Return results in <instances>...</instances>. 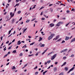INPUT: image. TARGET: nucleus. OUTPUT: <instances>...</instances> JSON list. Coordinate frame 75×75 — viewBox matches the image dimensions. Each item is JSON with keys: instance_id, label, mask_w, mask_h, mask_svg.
Segmentation results:
<instances>
[{"instance_id": "1", "label": "nucleus", "mask_w": 75, "mask_h": 75, "mask_svg": "<svg viewBox=\"0 0 75 75\" xmlns=\"http://www.w3.org/2000/svg\"><path fill=\"white\" fill-rule=\"evenodd\" d=\"M54 35H55L54 34H52L49 37H48V39L49 40H51V39H52V38H53L54 36Z\"/></svg>"}, {"instance_id": "2", "label": "nucleus", "mask_w": 75, "mask_h": 75, "mask_svg": "<svg viewBox=\"0 0 75 75\" xmlns=\"http://www.w3.org/2000/svg\"><path fill=\"white\" fill-rule=\"evenodd\" d=\"M57 56V54H55L52 57V58H51V60H53V59H55V58Z\"/></svg>"}, {"instance_id": "3", "label": "nucleus", "mask_w": 75, "mask_h": 75, "mask_svg": "<svg viewBox=\"0 0 75 75\" xmlns=\"http://www.w3.org/2000/svg\"><path fill=\"white\" fill-rule=\"evenodd\" d=\"M59 38V35H58L55 38H54L53 39V40H57V39Z\"/></svg>"}, {"instance_id": "4", "label": "nucleus", "mask_w": 75, "mask_h": 75, "mask_svg": "<svg viewBox=\"0 0 75 75\" xmlns=\"http://www.w3.org/2000/svg\"><path fill=\"white\" fill-rule=\"evenodd\" d=\"M10 15L11 16V17H13L14 16V13H13L12 12H11L10 13Z\"/></svg>"}, {"instance_id": "5", "label": "nucleus", "mask_w": 75, "mask_h": 75, "mask_svg": "<svg viewBox=\"0 0 75 75\" xmlns=\"http://www.w3.org/2000/svg\"><path fill=\"white\" fill-rule=\"evenodd\" d=\"M74 67H73L69 71L67 72V74H68V73H69V72H71V71H72V70H73V69H74Z\"/></svg>"}, {"instance_id": "6", "label": "nucleus", "mask_w": 75, "mask_h": 75, "mask_svg": "<svg viewBox=\"0 0 75 75\" xmlns=\"http://www.w3.org/2000/svg\"><path fill=\"white\" fill-rule=\"evenodd\" d=\"M40 45H40L41 47H44L45 46V44H43L41 43H40Z\"/></svg>"}, {"instance_id": "7", "label": "nucleus", "mask_w": 75, "mask_h": 75, "mask_svg": "<svg viewBox=\"0 0 75 75\" xmlns=\"http://www.w3.org/2000/svg\"><path fill=\"white\" fill-rule=\"evenodd\" d=\"M69 38H69V37L66 36V38H65V40L66 41H67V40H69Z\"/></svg>"}, {"instance_id": "8", "label": "nucleus", "mask_w": 75, "mask_h": 75, "mask_svg": "<svg viewBox=\"0 0 75 75\" xmlns=\"http://www.w3.org/2000/svg\"><path fill=\"white\" fill-rule=\"evenodd\" d=\"M15 22V19H13L11 21V24H13Z\"/></svg>"}, {"instance_id": "9", "label": "nucleus", "mask_w": 75, "mask_h": 75, "mask_svg": "<svg viewBox=\"0 0 75 75\" xmlns=\"http://www.w3.org/2000/svg\"><path fill=\"white\" fill-rule=\"evenodd\" d=\"M21 43V41L19 40L17 42V45H20Z\"/></svg>"}, {"instance_id": "10", "label": "nucleus", "mask_w": 75, "mask_h": 75, "mask_svg": "<svg viewBox=\"0 0 75 75\" xmlns=\"http://www.w3.org/2000/svg\"><path fill=\"white\" fill-rule=\"evenodd\" d=\"M50 26L51 27H52L54 26V24L52 23L50 24Z\"/></svg>"}, {"instance_id": "11", "label": "nucleus", "mask_w": 75, "mask_h": 75, "mask_svg": "<svg viewBox=\"0 0 75 75\" xmlns=\"http://www.w3.org/2000/svg\"><path fill=\"white\" fill-rule=\"evenodd\" d=\"M74 41H75V38L71 40V42H74Z\"/></svg>"}, {"instance_id": "12", "label": "nucleus", "mask_w": 75, "mask_h": 75, "mask_svg": "<svg viewBox=\"0 0 75 75\" xmlns=\"http://www.w3.org/2000/svg\"><path fill=\"white\" fill-rule=\"evenodd\" d=\"M27 30V28H26L25 29H24L23 30V33H25V31H26Z\"/></svg>"}, {"instance_id": "13", "label": "nucleus", "mask_w": 75, "mask_h": 75, "mask_svg": "<svg viewBox=\"0 0 75 75\" xmlns=\"http://www.w3.org/2000/svg\"><path fill=\"white\" fill-rule=\"evenodd\" d=\"M66 64H67V62H64L63 63V65L61 66V67H63V66H64V65H66Z\"/></svg>"}, {"instance_id": "14", "label": "nucleus", "mask_w": 75, "mask_h": 75, "mask_svg": "<svg viewBox=\"0 0 75 75\" xmlns=\"http://www.w3.org/2000/svg\"><path fill=\"white\" fill-rule=\"evenodd\" d=\"M42 40V38H41V37H40L39 38V42H40Z\"/></svg>"}, {"instance_id": "15", "label": "nucleus", "mask_w": 75, "mask_h": 75, "mask_svg": "<svg viewBox=\"0 0 75 75\" xmlns=\"http://www.w3.org/2000/svg\"><path fill=\"white\" fill-rule=\"evenodd\" d=\"M60 25V24H59V22L56 24V27H58Z\"/></svg>"}, {"instance_id": "16", "label": "nucleus", "mask_w": 75, "mask_h": 75, "mask_svg": "<svg viewBox=\"0 0 75 75\" xmlns=\"http://www.w3.org/2000/svg\"><path fill=\"white\" fill-rule=\"evenodd\" d=\"M59 24H64V23L62 22H59Z\"/></svg>"}, {"instance_id": "17", "label": "nucleus", "mask_w": 75, "mask_h": 75, "mask_svg": "<svg viewBox=\"0 0 75 75\" xmlns=\"http://www.w3.org/2000/svg\"><path fill=\"white\" fill-rule=\"evenodd\" d=\"M48 71H44V72L43 73V75H45V74L46 73V72H47Z\"/></svg>"}, {"instance_id": "18", "label": "nucleus", "mask_w": 75, "mask_h": 75, "mask_svg": "<svg viewBox=\"0 0 75 75\" xmlns=\"http://www.w3.org/2000/svg\"><path fill=\"white\" fill-rule=\"evenodd\" d=\"M57 68L56 67H54V71H57Z\"/></svg>"}, {"instance_id": "19", "label": "nucleus", "mask_w": 75, "mask_h": 75, "mask_svg": "<svg viewBox=\"0 0 75 75\" xmlns=\"http://www.w3.org/2000/svg\"><path fill=\"white\" fill-rule=\"evenodd\" d=\"M48 64H50V62H51V60H50L49 61H48L47 62Z\"/></svg>"}, {"instance_id": "20", "label": "nucleus", "mask_w": 75, "mask_h": 75, "mask_svg": "<svg viewBox=\"0 0 75 75\" xmlns=\"http://www.w3.org/2000/svg\"><path fill=\"white\" fill-rule=\"evenodd\" d=\"M62 39L61 38H60L59 40L57 41V42H58L60 41H61Z\"/></svg>"}, {"instance_id": "21", "label": "nucleus", "mask_w": 75, "mask_h": 75, "mask_svg": "<svg viewBox=\"0 0 75 75\" xmlns=\"http://www.w3.org/2000/svg\"><path fill=\"white\" fill-rule=\"evenodd\" d=\"M16 69V67L15 66H13L12 68V69Z\"/></svg>"}, {"instance_id": "22", "label": "nucleus", "mask_w": 75, "mask_h": 75, "mask_svg": "<svg viewBox=\"0 0 75 75\" xmlns=\"http://www.w3.org/2000/svg\"><path fill=\"white\" fill-rule=\"evenodd\" d=\"M23 53H21L20 54H19V55L20 56H23Z\"/></svg>"}, {"instance_id": "23", "label": "nucleus", "mask_w": 75, "mask_h": 75, "mask_svg": "<svg viewBox=\"0 0 75 75\" xmlns=\"http://www.w3.org/2000/svg\"><path fill=\"white\" fill-rule=\"evenodd\" d=\"M30 21V20H28L26 21V23H29Z\"/></svg>"}, {"instance_id": "24", "label": "nucleus", "mask_w": 75, "mask_h": 75, "mask_svg": "<svg viewBox=\"0 0 75 75\" xmlns=\"http://www.w3.org/2000/svg\"><path fill=\"white\" fill-rule=\"evenodd\" d=\"M65 69L66 70V71H68V69L67 68V67H66L65 68Z\"/></svg>"}, {"instance_id": "25", "label": "nucleus", "mask_w": 75, "mask_h": 75, "mask_svg": "<svg viewBox=\"0 0 75 75\" xmlns=\"http://www.w3.org/2000/svg\"><path fill=\"white\" fill-rule=\"evenodd\" d=\"M64 52H66V51H67V50H68V49H66L63 50Z\"/></svg>"}, {"instance_id": "26", "label": "nucleus", "mask_w": 75, "mask_h": 75, "mask_svg": "<svg viewBox=\"0 0 75 75\" xmlns=\"http://www.w3.org/2000/svg\"><path fill=\"white\" fill-rule=\"evenodd\" d=\"M35 43V42H33L32 43H30V45H33V44H34Z\"/></svg>"}, {"instance_id": "27", "label": "nucleus", "mask_w": 75, "mask_h": 75, "mask_svg": "<svg viewBox=\"0 0 75 75\" xmlns=\"http://www.w3.org/2000/svg\"><path fill=\"white\" fill-rule=\"evenodd\" d=\"M44 8V6H42L40 9V10H42V8Z\"/></svg>"}, {"instance_id": "28", "label": "nucleus", "mask_w": 75, "mask_h": 75, "mask_svg": "<svg viewBox=\"0 0 75 75\" xmlns=\"http://www.w3.org/2000/svg\"><path fill=\"white\" fill-rule=\"evenodd\" d=\"M63 59H66L67 58V57H63Z\"/></svg>"}, {"instance_id": "29", "label": "nucleus", "mask_w": 75, "mask_h": 75, "mask_svg": "<svg viewBox=\"0 0 75 75\" xmlns=\"http://www.w3.org/2000/svg\"><path fill=\"white\" fill-rule=\"evenodd\" d=\"M12 46H13L12 45H11V46L10 47H9V48H8V50H10V49H11Z\"/></svg>"}, {"instance_id": "30", "label": "nucleus", "mask_w": 75, "mask_h": 75, "mask_svg": "<svg viewBox=\"0 0 75 75\" xmlns=\"http://www.w3.org/2000/svg\"><path fill=\"white\" fill-rule=\"evenodd\" d=\"M52 53H53V52H51V53L48 54H47V56H48V55H50V54H52Z\"/></svg>"}, {"instance_id": "31", "label": "nucleus", "mask_w": 75, "mask_h": 75, "mask_svg": "<svg viewBox=\"0 0 75 75\" xmlns=\"http://www.w3.org/2000/svg\"><path fill=\"white\" fill-rule=\"evenodd\" d=\"M13 53H16V50H14L13 52Z\"/></svg>"}, {"instance_id": "32", "label": "nucleus", "mask_w": 75, "mask_h": 75, "mask_svg": "<svg viewBox=\"0 0 75 75\" xmlns=\"http://www.w3.org/2000/svg\"><path fill=\"white\" fill-rule=\"evenodd\" d=\"M21 11H19L18 12V14H20V13H21Z\"/></svg>"}, {"instance_id": "33", "label": "nucleus", "mask_w": 75, "mask_h": 75, "mask_svg": "<svg viewBox=\"0 0 75 75\" xmlns=\"http://www.w3.org/2000/svg\"><path fill=\"white\" fill-rule=\"evenodd\" d=\"M11 30H10L9 31V32H8L9 35L10 34V33H11Z\"/></svg>"}, {"instance_id": "34", "label": "nucleus", "mask_w": 75, "mask_h": 75, "mask_svg": "<svg viewBox=\"0 0 75 75\" xmlns=\"http://www.w3.org/2000/svg\"><path fill=\"white\" fill-rule=\"evenodd\" d=\"M8 55V54H6V55H5L4 57V58L5 57H7Z\"/></svg>"}, {"instance_id": "35", "label": "nucleus", "mask_w": 75, "mask_h": 75, "mask_svg": "<svg viewBox=\"0 0 75 75\" xmlns=\"http://www.w3.org/2000/svg\"><path fill=\"white\" fill-rule=\"evenodd\" d=\"M74 57V54H72L71 55V57Z\"/></svg>"}, {"instance_id": "36", "label": "nucleus", "mask_w": 75, "mask_h": 75, "mask_svg": "<svg viewBox=\"0 0 75 75\" xmlns=\"http://www.w3.org/2000/svg\"><path fill=\"white\" fill-rule=\"evenodd\" d=\"M64 50H62V51H61V52H60V53H62V52H64Z\"/></svg>"}, {"instance_id": "37", "label": "nucleus", "mask_w": 75, "mask_h": 75, "mask_svg": "<svg viewBox=\"0 0 75 75\" xmlns=\"http://www.w3.org/2000/svg\"><path fill=\"white\" fill-rule=\"evenodd\" d=\"M37 68H38V67H37V66H36L34 68V69H37Z\"/></svg>"}, {"instance_id": "38", "label": "nucleus", "mask_w": 75, "mask_h": 75, "mask_svg": "<svg viewBox=\"0 0 75 75\" xmlns=\"http://www.w3.org/2000/svg\"><path fill=\"white\" fill-rule=\"evenodd\" d=\"M38 74V72H36L35 73V75H37V74Z\"/></svg>"}, {"instance_id": "39", "label": "nucleus", "mask_w": 75, "mask_h": 75, "mask_svg": "<svg viewBox=\"0 0 75 75\" xmlns=\"http://www.w3.org/2000/svg\"><path fill=\"white\" fill-rule=\"evenodd\" d=\"M69 23H68L67 24H66V27L68 26V25H69Z\"/></svg>"}, {"instance_id": "40", "label": "nucleus", "mask_w": 75, "mask_h": 75, "mask_svg": "<svg viewBox=\"0 0 75 75\" xmlns=\"http://www.w3.org/2000/svg\"><path fill=\"white\" fill-rule=\"evenodd\" d=\"M28 64H27L26 65H25L24 66V67L25 68V67L26 66H27Z\"/></svg>"}, {"instance_id": "41", "label": "nucleus", "mask_w": 75, "mask_h": 75, "mask_svg": "<svg viewBox=\"0 0 75 75\" xmlns=\"http://www.w3.org/2000/svg\"><path fill=\"white\" fill-rule=\"evenodd\" d=\"M35 20V18L33 19L31 21H34Z\"/></svg>"}, {"instance_id": "42", "label": "nucleus", "mask_w": 75, "mask_h": 75, "mask_svg": "<svg viewBox=\"0 0 75 75\" xmlns=\"http://www.w3.org/2000/svg\"><path fill=\"white\" fill-rule=\"evenodd\" d=\"M59 75H63V73H61L59 74Z\"/></svg>"}, {"instance_id": "43", "label": "nucleus", "mask_w": 75, "mask_h": 75, "mask_svg": "<svg viewBox=\"0 0 75 75\" xmlns=\"http://www.w3.org/2000/svg\"><path fill=\"white\" fill-rule=\"evenodd\" d=\"M38 55V52L35 54V55H36V56H37Z\"/></svg>"}, {"instance_id": "44", "label": "nucleus", "mask_w": 75, "mask_h": 75, "mask_svg": "<svg viewBox=\"0 0 75 75\" xmlns=\"http://www.w3.org/2000/svg\"><path fill=\"white\" fill-rule=\"evenodd\" d=\"M67 13H69V11L68 10L67 11Z\"/></svg>"}, {"instance_id": "45", "label": "nucleus", "mask_w": 75, "mask_h": 75, "mask_svg": "<svg viewBox=\"0 0 75 75\" xmlns=\"http://www.w3.org/2000/svg\"><path fill=\"white\" fill-rule=\"evenodd\" d=\"M33 54L29 55L28 56L29 57H31V56H33Z\"/></svg>"}, {"instance_id": "46", "label": "nucleus", "mask_w": 75, "mask_h": 75, "mask_svg": "<svg viewBox=\"0 0 75 75\" xmlns=\"http://www.w3.org/2000/svg\"><path fill=\"white\" fill-rule=\"evenodd\" d=\"M9 64H10V63H9V62L8 63H7V64H6V65L7 66V65H9Z\"/></svg>"}, {"instance_id": "47", "label": "nucleus", "mask_w": 75, "mask_h": 75, "mask_svg": "<svg viewBox=\"0 0 75 75\" xmlns=\"http://www.w3.org/2000/svg\"><path fill=\"white\" fill-rule=\"evenodd\" d=\"M35 6H36V5H35L33 8H35Z\"/></svg>"}, {"instance_id": "48", "label": "nucleus", "mask_w": 75, "mask_h": 75, "mask_svg": "<svg viewBox=\"0 0 75 75\" xmlns=\"http://www.w3.org/2000/svg\"><path fill=\"white\" fill-rule=\"evenodd\" d=\"M19 1V0H16V2H17V3H18Z\"/></svg>"}, {"instance_id": "49", "label": "nucleus", "mask_w": 75, "mask_h": 75, "mask_svg": "<svg viewBox=\"0 0 75 75\" xmlns=\"http://www.w3.org/2000/svg\"><path fill=\"white\" fill-rule=\"evenodd\" d=\"M57 64H58L57 62H55V65H57Z\"/></svg>"}, {"instance_id": "50", "label": "nucleus", "mask_w": 75, "mask_h": 75, "mask_svg": "<svg viewBox=\"0 0 75 75\" xmlns=\"http://www.w3.org/2000/svg\"><path fill=\"white\" fill-rule=\"evenodd\" d=\"M16 6H19V4H16Z\"/></svg>"}, {"instance_id": "51", "label": "nucleus", "mask_w": 75, "mask_h": 75, "mask_svg": "<svg viewBox=\"0 0 75 75\" xmlns=\"http://www.w3.org/2000/svg\"><path fill=\"white\" fill-rule=\"evenodd\" d=\"M71 11H75V9H74V8H72L71 10Z\"/></svg>"}, {"instance_id": "52", "label": "nucleus", "mask_w": 75, "mask_h": 75, "mask_svg": "<svg viewBox=\"0 0 75 75\" xmlns=\"http://www.w3.org/2000/svg\"><path fill=\"white\" fill-rule=\"evenodd\" d=\"M24 48H26L27 47V46H26V45H25L24 46Z\"/></svg>"}, {"instance_id": "53", "label": "nucleus", "mask_w": 75, "mask_h": 75, "mask_svg": "<svg viewBox=\"0 0 75 75\" xmlns=\"http://www.w3.org/2000/svg\"><path fill=\"white\" fill-rule=\"evenodd\" d=\"M42 20H45V18H42L41 19Z\"/></svg>"}, {"instance_id": "54", "label": "nucleus", "mask_w": 75, "mask_h": 75, "mask_svg": "<svg viewBox=\"0 0 75 75\" xmlns=\"http://www.w3.org/2000/svg\"><path fill=\"white\" fill-rule=\"evenodd\" d=\"M0 38L1 39V40H2V39H3V36H1V37Z\"/></svg>"}, {"instance_id": "55", "label": "nucleus", "mask_w": 75, "mask_h": 75, "mask_svg": "<svg viewBox=\"0 0 75 75\" xmlns=\"http://www.w3.org/2000/svg\"><path fill=\"white\" fill-rule=\"evenodd\" d=\"M15 41V39H14L12 41V42H14Z\"/></svg>"}, {"instance_id": "56", "label": "nucleus", "mask_w": 75, "mask_h": 75, "mask_svg": "<svg viewBox=\"0 0 75 75\" xmlns=\"http://www.w3.org/2000/svg\"><path fill=\"white\" fill-rule=\"evenodd\" d=\"M64 42H65V41H64V40H63V41H62V43H64Z\"/></svg>"}, {"instance_id": "57", "label": "nucleus", "mask_w": 75, "mask_h": 75, "mask_svg": "<svg viewBox=\"0 0 75 75\" xmlns=\"http://www.w3.org/2000/svg\"><path fill=\"white\" fill-rule=\"evenodd\" d=\"M6 47L4 49V51H6Z\"/></svg>"}, {"instance_id": "58", "label": "nucleus", "mask_w": 75, "mask_h": 75, "mask_svg": "<svg viewBox=\"0 0 75 75\" xmlns=\"http://www.w3.org/2000/svg\"><path fill=\"white\" fill-rule=\"evenodd\" d=\"M21 20H22V17H21V18L20 19L19 21Z\"/></svg>"}, {"instance_id": "59", "label": "nucleus", "mask_w": 75, "mask_h": 75, "mask_svg": "<svg viewBox=\"0 0 75 75\" xmlns=\"http://www.w3.org/2000/svg\"><path fill=\"white\" fill-rule=\"evenodd\" d=\"M28 37L29 38H31V36H28Z\"/></svg>"}, {"instance_id": "60", "label": "nucleus", "mask_w": 75, "mask_h": 75, "mask_svg": "<svg viewBox=\"0 0 75 75\" xmlns=\"http://www.w3.org/2000/svg\"><path fill=\"white\" fill-rule=\"evenodd\" d=\"M13 34H16V31H14L13 32Z\"/></svg>"}, {"instance_id": "61", "label": "nucleus", "mask_w": 75, "mask_h": 75, "mask_svg": "<svg viewBox=\"0 0 75 75\" xmlns=\"http://www.w3.org/2000/svg\"><path fill=\"white\" fill-rule=\"evenodd\" d=\"M12 35V34H11V35H9L8 37H10V36H11V35Z\"/></svg>"}, {"instance_id": "62", "label": "nucleus", "mask_w": 75, "mask_h": 75, "mask_svg": "<svg viewBox=\"0 0 75 75\" xmlns=\"http://www.w3.org/2000/svg\"><path fill=\"white\" fill-rule=\"evenodd\" d=\"M10 54V52H8V54Z\"/></svg>"}, {"instance_id": "63", "label": "nucleus", "mask_w": 75, "mask_h": 75, "mask_svg": "<svg viewBox=\"0 0 75 75\" xmlns=\"http://www.w3.org/2000/svg\"><path fill=\"white\" fill-rule=\"evenodd\" d=\"M47 51V50H45V51H44V52L45 53V52Z\"/></svg>"}, {"instance_id": "64", "label": "nucleus", "mask_w": 75, "mask_h": 75, "mask_svg": "<svg viewBox=\"0 0 75 75\" xmlns=\"http://www.w3.org/2000/svg\"><path fill=\"white\" fill-rule=\"evenodd\" d=\"M75 27H74V28H73L71 29V30H74V29H75Z\"/></svg>"}]
</instances>
